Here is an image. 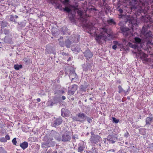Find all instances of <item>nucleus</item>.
<instances>
[{
	"label": "nucleus",
	"mask_w": 153,
	"mask_h": 153,
	"mask_svg": "<svg viewBox=\"0 0 153 153\" xmlns=\"http://www.w3.org/2000/svg\"><path fill=\"white\" fill-rule=\"evenodd\" d=\"M70 134V133L69 132H66L62 135V141L65 142L69 141L71 139Z\"/></svg>",
	"instance_id": "nucleus-9"
},
{
	"label": "nucleus",
	"mask_w": 153,
	"mask_h": 153,
	"mask_svg": "<svg viewBox=\"0 0 153 153\" xmlns=\"http://www.w3.org/2000/svg\"><path fill=\"white\" fill-rule=\"evenodd\" d=\"M69 1V0H64L62 2L63 4L65 5H67L68 4Z\"/></svg>",
	"instance_id": "nucleus-40"
},
{
	"label": "nucleus",
	"mask_w": 153,
	"mask_h": 153,
	"mask_svg": "<svg viewBox=\"0 0 153 153\" xmlns=\"http://www.w3.org/2000/svg\"><path fill=\"white\" fill-rule=\"evenodd\" d=\"M73 138H74V139L75 140V138H77L76 137H74V136H73Z\"/></svg>",
	"instance_id": "nucleus-59"
},
{
	"label": "nucleus",
	"mask_w": 153,
	"mask_h": 153,
	"mask_svg": "<svg viewBox=\"0 0 153 153\" xmlns=\"http://www.w3.org/2000/svg\"><path fill=\"white\" fill-rule=\"evenodd\" d=\"M128 22L129 24V27H131L132 28L134 26V25L135 24L134 21L132 20H129Z\"/></svg>",
	"instance_id": "nucleus-33"
},
{
	"label": "nucleus",
	"mask_w": 153,
	"mask_h": 153,
	"mask_svg": "<svg viewBox=\"0 0 153 153\" xmlns=\"http://www.w3.org/2000/svg\"><path fill=\"white\" fill-rule=\"evenodd\" d=\"M149 28V26L148 25L143 26L141 31V34L142 35L145 34L147 32L149 31V30H148Z\"/></svg>",
	"instance_id": "nucleus-20"
},
{
	"label": "nucleus",
	"mask_w": 153,
	"mask_h": 153,
	"mask_svg": "<svg viewBox=\"0 0 153 153\" xmlns=\"http://www.w3.org/2000/svg\"><path fill=\"white\" fill-rule=\"evenodd\" d=\"M135 43L136 44L140 45L141 42V39L139 37H136L134 38Z\"/></svg>",
	"instance_id": "nucleus-23"
},
{
	"label": "nucleus",
	"mask_w": 153,
	"mask_h": 153,
	"mask_svg": "<svg viewBox=\"0 0 153 153\" xmlns=\"http://www.w3.org/2000/svg\"><path fill=\"white\" fill-rule=\"evenodd\" d=\"M62 98L63 100H65L66 99V97L65 96H62Z\"/></svg>",
	"instance_id": "nucleus-54"
},
{
	"label": "nucleus",
	"mask_w": 153,
	"mask_h": 153,
	"mask_svg": "<svg viewBox=\"0 0 153 153\" xmlns=\"http://www.w3.org/2000/svg\"><path fill=\"white\" fill-rule=\"evenodd\" d=\"M100 0H96V1L99 2L98 5L100 7H105L108 10H109V9L107 7L108 6L107 3L105 2L106 0H102L103 1V3L101 1H100Z\"/></svg>",
	"instance_id": "nucleus-13"
},
{
	"label": "nucleus",
	"mask_w": 153,
	"mask_h": 153,
	"mask_svg": "<svg viewBox=\"0 0 153 153\" xmlns=\"http://www.w3.org/2000/svg\"><path fill=\"white\" fill-rule=\"evenodd\" d=\"M84 55L85 57L90 58L92 57L93 54L89 50H87L84 53Z\"/></svg>",
	"instance_id": "nucleus-18"
},
{
	"label": "nucleus",
	"mask_w": 153,
	"mask_h": 153,
	"mask_svg": "<svg viewBox=\"0 0 153 153\" xmlns=\"http://www.w3.org/2000/svg\"><path fill=\"white\" fill-rule=\"evenodd\" d=\"M0 141L1 142H6V138L4 137H2L0 139Z\"/></svg>",
	"instance_id": "nucleus-43"
},
{
	"label": "nucleus",
	"mask_w": 153,
	"mask_h": 153,
	"mask_svg": "<svg viewBox=\"0 0 153 153\" xmlns=\"http://www.w3.org/2000/svg\"><path fill=\"white\" fill-rule=\"evenodd\" d=\"M71 59V57H69V58H68V59L67 60V61L68 62V61H70Z\"/></svg>",
	"instance_id": "nucleus-56"
},
{
	"label": "nucleus",
	"mask_w": 153,
	"mask_h": 153,
	"mask_svg": "<svg viewBox=\"0 0 153 153\" xmlns=\"http://www.w3.org/2000/svg\"><path fill=\"white\" fill-rule=\"evenodd\" d=\"M55 138L57 140H58L59 141H60L61 140H62V137H61V135H60V136H59V137H55Z\"/></svg>",
	"instance_id": "nucleus-44"
},
{
	"label": "nucleus",
	"mask_w": 153,
	"mask_h": 153,
	"mask_svg": "<svg viewBox=\"0 0 153 153\" xmlns=\"http://www.w3.org/2000/svg\"><path fill=\"white\" fill-rule=\"evenodd\" d=\"M108 23L110 25H114L116 24V22L114 21L112 19H111L107 20Z\"/></svg>",
	"instance_id": "nucleus-29"
},
{
	"label": "nucleus",
	"mask_w": 153,
	"mask_h": 153,
	"mask_svg": "<svg viewBox=\"0 0 153 153\" xmlns=\"http://www.w3.org/2000/svg\"><path fill=\"white\" fill-rule=\"evenodd\" d=\"M136 54H138L140 55L141 59L143 61L147 62L148 61V59L146 58L147 55L141 51H139L137 53L136 52Z\"/></svg>",
	"instance_id": "nucleus-10"
},
{
	"label": "nucleus",
	"mask_w": 153,
	"mask_h": 153,
	"mask_svg": "<svg viewBox=\"0 0 153 153\" xmlns=\"http://www.w3.org/2000/svg\"><path fill=\"white\" fill-rule=\"evenodd\" d=\"M78 86L74 84L72 85L71 89L69 91V93L71 95H73L77 89Z\"/></svg>",
	"instance_id": "nucleus-16"
},
{
	"label": "nucleus",
	"mask_w": 153,
	"mask_h": 153,
	"mask_svg": "<svg viewBox=\"0 0 153 153\" xmlns=\"http://www.w3.org/2000/svg\"><path fill=\"white\" fill-rule=\"evenodd\" d=\"M14 17H15V18H16V19H17L18 18V16H17V15H15L14 16Z\"/></svg>",
	"instance_id": "nucleus-57"
},
{
	"label": "nucleus",
	"mask_w": 153,
	"mask_h": 153,
	"mask_svg": "<svg viewBox=\"0 0 153 153\" xmlns=\"http://www.w3.org/2000/svg\"><path fill=\"white\" fill-rule=\"evenodd\" d=\"M22 65H18V64L15 65L14 66V69L17 70H18L22 68Z\"/></svg>",
	"instance_id": "nucleus-30"
},
{
	"label": "nucleus",
	"mask_w": 153,
	"mask_h": 153,
	"mask_svg": "<svg viewBox=\"0 0 153 153\" xmlns=\"http://www.w3.org/2000/svg\"><path fill=\"white\" fill-rule=\"evenodd\" d=\"M20 146L23 150H24L28 147V143L26 141H25L21 143Z\"/></svg>",
	"instance_id": "nucleus-22"
},
{
	"label": "nucleus",
	"mask_w": 153,
	"mask_h": 153,
	"mask_svg": "<svg viewBox=\"0 0 153 153\" xmlns=\"http://www.w3.org/2000/svg\"><path fill=\"white\" fill-rule=\"evenodd\" d=\"M63 10L64 11H66L68 13H69L71 11V9L67 7H66L64 8H63Z\"/></svg>",
	"instance_id": "nucleus-37"
},
{
	"label": "nucleus",
	"mask_w": 153,
	"mask_h": 153,
	"mask_svg": "<svg viewBox=\"0 0 153 153\" xmlns=\"http://www.w3.org/2000/svg\"><path fill=\"white\" fill-rule=\"evenodd\" d=\"M113 43L114 45H116L117 46H119L120 47L123 46L122 45L121 43L117 41H113Z\"/></svg>",
	"instance_id": "nucleus-36"
},
{
	"label": "nucleus",
	"mask_w": 153,
	"mask_h": 153,
	"mask_svg": "<svg viewBox=\"0 0 153 153\" xmlns=\"http://www.w3.org/2000/svg\"><path fill=\"white\" fill-rule=\"evenodd\" d=\"M57 152L56 151H54L53 152V153H57Z\"/></svg>",
	"instance_id": "nucleus-58"
},
{
	"label": "nucleus",
	"mask_w": 153,
	"mask_h": 153,
	"mask_svg": "<svg viewBox=\"0 0 153 153\" xmlns=\"http://www.w3.org/2000/svg\"><path fill=\"white\" fill-rule=\"evenodd\" d=\"M117 139V137L114 135H109L105 139L104 142L105 143H109L113 144L116 141Z\"/></svg>",
	"instance_id": "nucleus-6"
},
{
	"label": "nucleus",
	"mask_w": 153,
	"mask_h": 153,
	"mask_svg": "<svg viewBox=\"0 0 153 153\" xmlns=\"http://www.w3.org/2000/svg\"><path fill=\"white\" fill-rule=\"evenodd\" d=\"M62 54L63 55H67V54L66 53L64 52H62Z\"/></svg>",
	"instance_id": "nucleus-53"
},
{
	"label": "nucleus",
	"mask_w": 153,
	"mask_h": 153,
	"mask_svg": "<svg viewBox=\"0 0 153 153\" xmlns=\"http://www.w3.org/2000/svg\"><path fill=\"white\" fill-rule=\"evenodd\" d=\"M65 46L67 48H69L71 44V42L69 39H67L65 42Z\"/></svg>",
	"instance_id": "nucleus-28"
},
{
	"label": "nucleus",
	"mask_w": 153,
	"mask_h": 153,
	"mask_svg": "<svg viewBox=\"0 0 153 153\" xmlns=\"http://www.w3.org/2000/svg\"><path fill=\"white\" fill-rule=\"evenodd\" d=\"M144 36V38L147 41V44H152L151 41H152V33L150 30L147 32L145 34H142Z\"/></svg>",
	"instance_id": "nucleus-5"
},
{
	"label": "nucleus",
	"mask_w": 153,
	"mask_h": 153,
	"mask_svg": "<svg viewBox=\"0 0 153 153\" xmlns=\"http://www.w3.org/2000/svg\"><path fill=\"white\" fill-rule=\"evenodd\" d=\"M118 11L120 13H123V10L121 9H119Z\"/></svg>",
	"instance_id": "nucleus-52"
},
{
	"label": "nucleus",
	"mask_w": 153,
	"mask_h": 153,
	"mask_svg": "<svg viewBox=\"0 0 153 153\" xmlns=\"http://www.w3.org/2000/svg\"><path fill=\"white\" fill-rule=\"evenodd\" d=\"M64 92H65L63 90H59V93L60 94H63L64 93Z\"/></svg>",
	"instance_id": "nucleus-50"
},
{
	"label": "nucleus",
	"mask_w": 153,
	"mask_h": 153,
	"mask_svg": "<svg viewBox=\"0 0 153 153\" xmlns=\"http://www.w3.org/2000/svg\"><path fill=\"white\" fill-rule=\"evenodd\" d=\"M65 111V109L64 108H62L61 109V115L63 117H66L68 116V114L64 112V111Z\"/></svg>",
	"instance_id": "nucleus-31"
},
{
	"label": "nucleus",
	"mask_w": 153,
	"mask_h": 153,
	"mask_svg": "<svg viewBox=\"0 0 153 153\" xmlns=\"http://www.w3.org/2000/svg\"><path fill=\"white\" fill-rule=\"evenodd\" d=\"M87 30L88 33L91 34L93 33H96L95 29L94 30V27L93 24L91 22L88 23L87 24L86 26Z\"/></svg>",
	"instance_id": "nucleus-7"
},
{
	"label": "nucleus",
	"mask_w": 153,
	"mask_h": 153,
	"mask_svg": "<svg viewBox=\"0 0 153 153\" xmlns=\"http://www.w3.org/2000/svg\"><path fill=\"white\" fill-rule=\"evenodd\" d=\"M72 39H71L73 42H79L80 37L79 35H73L72 36Z\"/></svg>",
	"instance_id": "nucleus-19"
},
{
	"label": "nucleus",
	"mask_w": 153,
	"mask_h": 153,
	"mask_svg": "<svg viewBox=\"0 0 153 153\" xmlns=\"http://www.w3.org/2000/svg\"><path fill=\"white\" fill-rule=\"evenodd\" d=\"M123 42L124 45L134 48L135 50L136 49L137 50V51L134 52V53L136 54V52L137 53L139 51H141L139 50L140 48V47L139 46L137 45L135 43L134 44H132L130 42L126 40L125 39H123Z\"/></svg>",
	"instance_id": "nucleus-2"
},
{
	"label": "nucleus",
	"mask_w": 153,
	"mask_h": 153,
	"mask_svg": "<svg viewBox=\"0 0 153 153\" xmlns=\"http://www.w3.org/2000/svg\"><path fill=\"white\" fill-rule=\"evenodd\" d=\"M10 19L11 21L14 22L15 23L16 22V21L15 19V17L13 16L10 15Z\"/></svg>",
	"instance_id": "nucleus-35"
},
{
	"label": "nucleus",
	"mask_w": 153,
	"mask_h": 153,
	"mask_svg": "<svg viewBox=\"0 0 153 153\" xmlns=\"http://www.w3.org/2000/svg\"><path fill=\"white\" fill-rule=\"evenodd\" d=\"M49 144H48V143L46 142V143H42V148H46L51 147V146H49Z\"/></svg>",
	"instance_id": "nucleus-32"
},
{
	"label": "nucleus",
	"mask_w": 153,
	"mask_h": 153,
	"mask_svg": "<svg viewBox=\"0 0 153 153\" xmlns=\"http://www.w3.org/2000/svg\"><path fill=\"white\" fill-rule=\"evenodd\" d=\"M120 30L122 33L126 37H130L132 35L131 30L128 28L126 27H121Z\"/></svg>",
	"instance_id": "nucleus-4"
},
{
	"label": "nucleus",
	"mask_w": 153,
	"mask_h": 153,
	"mask_svg": "<svg viewBox=\"0 0 153 153\" xmlns=\"http://www.w3.org/2000/svg\"><path fill=\"white\" fill-rule=\"evenodd\" d=\"M67 112L68 113V114H69V113H70V112H69V111H68Z\"/></svg>",
	"instance_id": "nucleus-64"
},
{
	"label": "nucleus",
	"mask_w": 153,
	"mask_h": 153,
	"mask_svg": "<svg viewBox=\"0 0 153 153\" xmlns=\"http://www.w3.org/2000/svg\"><path fill=\"white\" fill-rule=\"evenodd\" d=\"M118 88L119 89V91L118 93L120 94H121L122 93H124L125 94H126L127 92H128V91H130V89L129 87H128V88L127 90L126 91H125L124 90L123 88H122L121 85H119L118 86Z\"/></svg>",
	"instance_id": "nucleus-17"
},
{
	"label": "nucleus",
	"mask_w": 153,
	"mask_h": 153,
	"mask_svg": "<svg viewBox=\"0 0 153 153\" xmlns=\"http://www.w3.org/2000/svg\"><path fill=\"white\" fill-rule=\"evenodd\" d=\"M36 100H37V101L38 102H39L41 101L40 99L39 98H37V99Z\"/></svg>",
	"instance_id": "nucleus-55"
},
{
	"label": "nucleus",
	"mask_w": 153,
	"mask_h": 153,
	"mask_svg": "<svg viewBox=\"0 0 153 153\" xmlns=\"http://www.w3.org/2000/svg\"><path fill=\"white\" fill-rule=\"evenodd\" d=\"M76 117L73 118L74 120L82 122L85 121L86 117L85 115L83 113H79L76 114Z\"/></svg>",
	"instance_id": "nucleus-3"
},
{
	"label": "nucleus",
	"mask_w": 153,
	"mask_h": 153,
	"mask_svg": "<svg viewBox=\"0 0 153 153\" xmlns=\"http://www.w3.org/2000/svg\"><path fill=\"white\" fill-rule=\"evenodd\" d=\"M94 10H96V9H95V8H94Z\"/></svg>",
	"instance_id": "nucleus-63"
},
{
	"label": "nucleus",
	"mask_w": 153,
	"mask_h": 153,
	"mask_svg": "<svg viewBox=\"0 0 153 153\" xmlns=\"http://www.w3.org/2000/svg\"><path fill=\"white\" fill-rule=\"evenodd\" d=\"M53 139L52 137L51 136H50L46 141L48 144H49V146H52L55 145V142L52 141Z\"/></svg>",
	"instance_id": "nucleus-14"
},
{
	"label": "nucleus",
	"mask_w": 153,
	"mask_h": 153,
	"mask_svg": "<svg viewBox=\"0 0 153 153\" xmlns=\"http://www.w3.org/2000/svg\"><path fill=\"white\" fill-rule=\"evenodd\" d=\"M51 1L52 4L54 5L56 9H59L61 10H62L63 8L62 7V5L61 4L59 3V1L54 0L53 1Z\"/></svg>",
	"instance_id": "nucleus-11"
},
{
	"label": "nucleus",
	"mask_w": 153,
	"mask_h": 153,
	"mask_svg": "<svg viewBox=\"0 0 153 153\" xmlns=\"http://www.w3.org/2000/svg\"><path fill=\"white\" fill-rule=\"evenodd\" d=\"M153 120L152 117H147L146 120V125H150V122Z\"/></svg>",
	"instance_id": "nucleus-24"
},
{
	"label": "nucleus",
	"mask_w": 153,
	"mask_h": 153,
	"mask_svg": "<svg viewBox=\"0 0 153 153\" xmlns=\"http://www.w3.org/2000/svg\"><path fill=\"white\" fill-rule=\"evenodd\" d=\"M85 119H86L88 122L89 123H90L92 122V120L91 119L88 117H86Z\"/></svg>",
	"instance_id": "nucleus-41"
},
{
	"label": "nucleus",
	"mask_w": 153,
	"mask_h": 153,
	"mask_svg": "<svg viewBox=\"0 0 153 153\" xmlns=\"http://www.w3.org/2000/svg\"><path fill=\"white\" fill-rule=\"evenodd\" d=\"M59 44L62 47H64L65 45L63 41H60L59 42Z\"/></svg>",
	"instance_id": "nucleus-46"
},
{
	"label": "nucleus",
	"mask_w": 153,
	"mask_h": 153,
	"mask_svg": "<svg viewBox=\"0 0 153 153\" xmlns=\"http://www.w3.org/2000/svg\"><path fill=\"white\" fill-rule=\"evenodd\" d=\"M125 144L126 145H127L128 144V143L127 142H125Z\"/></svg>",
	"instance_id": "nucleus-61"
},
{
	"label": "nucleus",
	"mask_w": 153,
	"mask_h": 153,
	"mask_svg": "<svg viewBox=\"0 0 153 153\" xmlns=\"http://www.w3.org/2000/svg\"><path fill=\"white\" fill-rule=\"evenodd\" d=\"M130 4L133 6H134L137 4L140 0H129Z\"/></svg>",
	"instance_id": "nucleus-25"
},
{
	"label": "nucleus",
	"mask_w": 153,
	"mask_h": 153,
	"mask_svg": "<svg viewBox=\"0 0 153 153\" xmlns=\"http://www.w3.org/2000/svg\"><path fill=\"white\" fill-rule=\"evenodd\" d=\"M62 122V119L61 117H60L57 118L55 120H54L52 123L53 126L56 127L61 124Z\"/></svg>",
	"instance_id": "nucleus-12"
},
{
	"label": "nucleus",
	"mask_w": 153,
	"mask_h": 153,
	"mask_svg": "<svg viewBox=\"0 0 153 153\" xmlns=\"http://www.w3.org/2000/svg\"><path fill=\"white\" fill-rule=\"evenodd\" d=\"M91 67V64L89 63H87L84 65L83 70L85 71H87L88 70H90Z\"/></svg>",
	"instance_id": "nucleus-21"
},
{
	"label": "nucleus",
	"mask_w": 153,
	"mask_h": 153,
	"mask_svg": "<svg viewBox=\"0 0 153 153\" xmlns=\"http://www.w3.org/2000/svg\"><path fill=\"white\" fill-rule=\"evenodd\" d=\"M5 138H6V141H7V140H8L10 139V137L9 136L8 134L6 135L5 136Z\"/></svg>",
	"instance_id": "nucleus-48"
},
{
	"label": "nucleus",
	"mask_w": 153,
	"mask_h": 153,
	"mask_svg": "<svg viewBox=\"0 0 153 153\" xmlns=\"http://www.w3.org/2000/svg\"><path fill=\"white\" fill-rule=\"evenodd\" d=\"M99 31L100 34H97L95 38L96 41L99 43H103L113 37L112 35L108 33L106 27L100 28Z\"/></svg>",
	"instance_id": "nucleus-1"
},
{
	"label": "nucleus",
	"mask_w": 153,
	"mask_h": 153,
	"mask_svg": "<svg viewBox=\"0 0 153 153\" xmlns=\"http://www.w3.org/2000/svg\"><path fill=\"white\" fill-rule=\"evenodd\" d=\"M84 149L83 146H80L78 148V151L79 152H82L84 150Z\"/></svg>",
	"instance_id": "nucleus-34"
},
{
	"label": "nucleus",
	"mask_w": 153,
	"mask_h": 153,
	"mask_svg": "<svg viewBox=\"0 0 153 153\" xmlns=\"http://www.w3.org/2000/svg\"><path fill=\"white\" fill-rule=\"evenodd\" d=\"M117 45H114L112 46V48L114 50H116L117 48Z\"/></svg>",
	"instance_id": "nucleus-49"
},
{
	"label": "nucleus",
	"mask_w": 153,
	"mask_h": 153,
	"mask_svg": "<svg viewBox=\"0 0 153 153\" xmlns=\"http://www.w3.org/2000/svg\"><path fill=\"white\" fill-rule=\"evenodd\" d=\"M101 140V138L98 135L92 136L90 138V141L91 143H96L100 142Z\"/></svg>",
	"instance_id": "nucleus-8"
},
{
	"label": "nucleus",
	"mask_w": 153,
	"mask_h": 153,
	"mask_svg": "<svg viewBox=\"0 0 153 153\" xmlns=\"http://www.w3.org/2000/svg\"><path fill=\"white\" fill-rule=\"evenodd\" d=\"M71 50L75 53H77L79 52L80 51V49L78 48H74V47L71 48Z\"/></svg>",
	"instance_id": "nucleus-27"
},
{
	"label": "nucleus",
	"mask_w": 153,
	"mask_h": 153,
	"mask_svg": "<svg viewBox=\"0 0 153 153\" xmlns=\"http://www.w3.org/2000/svg\"><path fill=\"white\" fill-rule=\"evenodd\" d=\"M7 26V25L6 24L5 25H4L3 26L4 27H6Z\"/></svg>",
	"instance_id": "nucleus-62"
},
{
	"label": "nucleus",
	"mask_w": 153,
	"mask_h": 153,
	"mask_svg": "<svg viewBox=\"0 0 153 153\" xmlns=\"http://www.w3.org/2000/svg\"><path fill=\"white\" fill-rule=\"evenodd\" d=\"M78 15L80 16V17L81 18H82V12L81 11H79L78 12Z\"/></svg>",
	"instance_id": "nucleus-47"
},
{
	"label": "nucleus",
	"mask_w": 153,
	"mask_h": 153,
	"mask_svg": "<svg viewBox=\"0 0 153 153\" xmlns=\"http://www.w3.org/2000/svg\"><path fill=\"white\" fill-rule=\"evenodd\" d=\"M77 76V75L74 70H70L69 77L70 79H71V80L76 78Z\"/></svg>",
	"instance_id": "nucleus-15"
},
{
	"label": "nucleus",
	"mask_w": 153,
	"mask_h": 153,
	"mask_svg": "<svg viewBox=\"0 0 153 153\" xmlns=\"http://www.w3.org/2000/svg\"><path fill=\"white\" fill-rule=\"evenodd\" d=\"M74 16L72 13H69L68 15V17L70 20H71V22H75V20L74 18Z\"/></svg>",
	"instance_id": "nucleus-26"
},
{
	"label": "nucleus",
	"mask_w": 153,
	"mask_h": 153,
	"mask_svg": "<svg viewBox=\"0 0 153 153\" xmlns=\"http://www.w3.org/2000/svg\"><path fill=\"white\" fill-rule=\"evenodd\" d=\"M113 121V122L116 123H118L119 122V120L118 119H117L115 117H112Z\"/></svg>",
	"instance_id": "nucleus-42"
},
{
	"label": "nucleus",
	"mask_w": 153,
	"mask_h": 153,
	"mask_svg": "<svg viewBox=\"0 0 153 153\" xmlns=\"http://www.w3.org/2000/svg\"><path fill=\"white\" fill-rule=\"evenodd\" d=\"M129 136V134L127 132L126 133H125L124 134V136L126 137H127Z\"/></svg>",
	"instance_id": "nucleus-51"
},
{
	"label": "nucleus",
	"mask_w": 153,
	"mask_h": 153,
	"mask_svg": "<svg viewBox=\"0 0 153 153\" xmlns=\"http://www.w3.org/2000/svg\"><path fill=\"white\" fill-rule=\"evenodd\" d=\"M0 153H7V152L2 147H0Z\"/></svg>",
	"instance_id": "nucleus-38"
},
{
	"label": "nucleus",
	"mask_w": 153,
	"mask_h": 153,
	"mask_svg": "<svg viewBox=\"0 0 153 153\" xmlns=\"http://www.w3.org/2000/svg\"><path fill=\"white\" fill-rule=\"evenodd\" d=\"M47 103L48 106H52L53 104V102L51 101H48Z\"/></svg>",
	"instance_id": "nucleus-39"
},
{
	"label": "nucleus",
	"mask_w": 153,
	"mask_h": 153,
	"mask_svg": "<svg viewBox=\"0 0 153 153\" xmlns=\"http://www.w3.org/2000/svg\"><path fill=\"white\" fill-rule=\"evenodd\" d=\"M63 37L61 36L60 38V39H63Z\"/></svg>",
	"instance_id": "nucleus-60"
},
{
	"label": "nucleus",
	"mask_w": 153,
	"mask_h": 153,
	"mask_svg": "<svg viewBox=\"0 0 153 153\" xmlns=\"http://www.w3.org/2000/svg\"><path fill=\"white\" fill-rule=\"evenodd\" d=\"M16 138H14L12 140V142L13 143V144L16 145Z\"/></svg>",
	"instance_id": "nucleus-45"
}]
</instances>
